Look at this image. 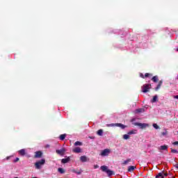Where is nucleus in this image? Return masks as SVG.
I'll return each instance as SVG.
<instances>
[{
	"label": "nucleus",
	"mask_w": 178,
	"mask_h": 178,
	"mask_svg": "<svg viewBox=\"0 0 178 178\" xmlns=\"http://www.w3.org/2000/svg\"><path fill=\"white\" fill-rule=\"evenodd\" d=\"M100 169L102 172H104V173H106L108 177H111V176H113V175H115V172L111 170H108V166L106 165H102L100 167Z\"/></svg>",
	"instance_id": "f257e3e1"
},
{
	"label": "nucleus",
	"mask_w": 178,
	"mask_h": 178,
	"mask_svg": "<svg viewBox=\"0 0 178 178\" xmlns=\"http://www.w3.org/2000/svg\"><path fill=\"white\" fill-rule=\"evenodd\" d=\"M45 164V159H42L38 162L35 163V166L36 169H41V166Z\"/></svg>",
	"instance_id": "f03ea898"
},
{
	"label": "nucleus",
	"mask_w": 178,
	"mask_h": 178,
	"mask_svg": "<svg viewBox=\"0 0 178 178\" xmlns=\"http://www.w3.org/2000/svg\"><path fill=\"white\" fill-rule=\"evenodd\" d=\"M134 126H138V127H140V129H147V127H149V125L146 123L134 122Z\"/></svg>",
	"instance_id": "7ed1b4c3"
},
{
	"label": "nucleus",
	"mask_w": 178,
	"mask_h": 178,
	"mask_svg": "<svg viewBox=\"0 0 178 178\" xmlns=\"http://www.w3.org/2000/svg\"><path fill=\"white\" fill-rule=\"evenodd\" d=\"M151 89V84L149 83H147V84H144L143 86H142V91L143 92H149V90Z\"/></svg>",
	"instance_id": "20e7f679"
},
{
	"label": "nucleus",
	"mask_w": 178,
	"mask_h": 178,
	"mask_svg": "<svg viewBox=\"0 0 178 178\" xmlns=\"http://www.w3.org/2000/svg\"><path fill=\"white\" fill-rule=\"evenodd\" d=\"M56 154H58V155H60L61 156H63V155H65V153L66 152V149L62 148L60 149H56Z\"/></svg>",
	"instance_id": "39448f33"
},
{
	"label": "nucleus",
	"mask_w": 178,
	"mask_h": 178,
	"mask_svg": "<svg viewBox=\"0 0 178 178\" xmlns=\"http://www.w3.org/2000/svg\"><path fill=\"white\" fill-rule=\"evenodd\" d=\"M111 154V150L109 149H105L101 152L102 156H108Z\"/></svg>",
	"instance_id": "423d86ee"
},
{
	"label": "nucleus",
	"mask_w": 178,
	"mask_h": 178,
	"mask_svg": "<svg viewBox=\"0 0 178 178\" xmlns=\"http://www.w3.org/2000/svg\"><path fill=\"white\" fill-rule=\"evenodd\" d=\"M42 152L41 151H38L35 152L34 158L38 159V158H42Z\"/></svg>",
	"instance_id": "0eeeda50"
},
{
	"label": "nucleus",
	"mask_w": 178,
	"mask_h": 178,
	"mask_svg": "<svg viewBox=\"0 0 178 178\" xmlns=\"http://www.w3.org/2000/svg\"><path fill=\"white\" fill-rule=\"evenodd\" d=\"M72 152L75 154H80V152H81V148L80 147H76L72 149Z\"/></svg>",
	"instance_id": "6e6552de"
},
{
	"label": "nucleus",
	"mask_w": 178,
	"mask_h": 178,
	"mask_svg": "<svg viewBox=\"0 0 178 178\" xmlns=\"http://www.w3.org/2000/svg\"><path fill=\"white\" fill-rule=\"evenodd\" d=\"M81 162H87L88 161V158H87L86 156H81L80 157Z\"/></svg>",
	"instance_id": "1a4fd4ad"
},
{
	"label": "nucleus",
	"mask_w": 178,
	"mask_h": 178,
	"mask_svg": "<svg viewBox=\"0 0 178 178\" xmlns=\"http://www.w3.org/2000/svg\"><path fill=\"white\" fill-rule=\"evenodd\" d=\"M68 162H70V158L67 157L66 159H63L61 160V163H68Z\"/></svg>",
	"instance_id": "9d476101"
},
{
	"label": "nucleus",
	"mask_w": 178,
	"mask_h": 178,
	"mask_svg": "<svg viewBox=\"0 0 178 178\" xmlns=\"http://www.w3.org/2000/svg\"><path fill=\"white\" fill-rule=\"evenodd\" d=\"M58 172L60 173V175H64V173H66V170L62 168H58Z\"/></svg>",
	"instance_id": "9b49d317"
},
{
	"label": "nucleus",
	"mask_w": 178,
	"mask_h": 178,
	"mask_svg": "<svg viewBox=\"0 0 178 178\" xmlns=\"http://www.w3.org/2000/svg\"><path fill=\"white\" fill-rule=\"evenodd\" d=\"M19 155H21V156H24V155H26V150L24 149H22L20 150H19Z\"/></svg>",
	"instance_id": "f8f14e48"
},
{
	"label": "nucleus",
	"mask_w": 178,
	"mask_h": 178,
	"mask_svg": "<svg viewBox=\"0 0 178 178\" xmlns=\"http://www.w3.org/2000/svg\"><path fill=\"white\" fill-rule=\"evenodd\" d=\"M159 149H161V151H167L168 150V145H161L159 147Z\"/></svg>",
	"instance_id": "ddd939ff"
},
{
	"label": "nucleus",
	"mask_w": 178,
	"mask_h": 178,
	"mask_svg": "<svg viewBox=\"0 0 178 178\" xmlns=\"http://www.w3.org/2000/svg\"><path fill=\"white\" fill-rule=\"evenodd\" d=\"M115 126H117L118 127H120L121 129H126V125L123 124L117 123L115 124Z\"/></svg>",
	"instance_id": "4468645a"
},
{
	"label": "nucleus",
	"mask_w": 178,
	"mask_h": 178,
	"mask_svg": "<svg viewBox=\"0 0 178 178\" xmlns=\"http://www.w3.org/2000/svg\"><path fill=\"white\" fill-rule=\"evenodd\" d=\"M134 169H136V166L130 165L128 168V172H134Z\"/></svg>",
	"instance_id": "2eb2a0df"
},
{
	"label": "nucleus",
	"mask_w": 178,
	"mask_h": 178,
	"mask_svg": "<svg viewBox=\"0 0 178 178\" xmlns=\"http://www.w3.org/2000/svg\"><path fill=\"white\" fill-rule=\"evenodd\" d=\"M152 80L154 81V83H158L159 81V79L158 78V76H154L152 78Z\"/></svg>",
	"instance_id": "dca6fc26"
},
{
	"label": "nucleus",
	"mask_w": 178,
	"mask_h": 178,
	"mask_svg": "<svg viewBox=\"0 0 178 178\" xmlns=\"http://www.w3.org/2000/svg\"><path fill=\"white\" fill-rule=\"evenodd\" d=\"M163 81H160L159 82V84L157 85V86L156 87V91H158V90H159V88H161V86H162L163 84Z\"/></svg>",
	"instance_id": "f3484780"
},
{
	"label": "nucleus",
	"mask_w": 178,
	"mask_h": 178,
	"mask_svg": "<svg viewBox=\"0 0 178 178\" xmlns=\"http://www.w3.org/2000/svg\"><path fill=\"white\" fill-rule=\"evenodd\" d=\"M136 133H137V130L134 129V130L129 131L127 133V134L129 136H131V134H136Z\"/></svg>",
	"instance_id": "a211bd4d"
},
{
	"label": "nucleus",
	"mask_w": 178,
	"mask_h": 178,
	"mask_svg": "<svg viewBox=\"0 0 178 178\" xmlns=\"http://www.w3.org/2000/svg\"><path fill=\"white\" fill-rule=\"evenodd\" d=\"M97 136H103V134H104V130H102V129H99V130L97 131Z\"/></svg>",
	"instance_id": "6ab92c4d"
},
{
	"label": "nucleus",
	"mask_w": 178,
	"mask_h": 178,
	"mask_svg": "<svg viewBox=\"0 0 178 178\" xmlns=\"http://www.w3.org/2000/svg\"><path fill=\"white\" fill-rule=\"evenodd\" d=\"M59 138H60V140H61V141H63V140H65V138H66V134L60 135Z\"/></svg>",
	"instance_id": "aec40b11"
},
{
	"label": "nucleus",
	"mask_w": 178,
	"mask_h": 178,
	"mask_svg": "<svg viewBox=\"0 0 178 178\" xmlns=\"http://www.w3.org/2000/svg\"><path fill=\"white\" fill-rule=\"evenodd\" d=\"M74 145H75V147L81 146V145H83V143H81L80 141H76L74 143Z\"/></svg>",
	"instance_id": "412c9836"
},
{
	"label": "nucleus",
	"mask_w": 178,
	"mask_h": 178,
	"mask_svg": "<svg viewBox=\"0 0 178 178\" xmlns=\"http://www.w3.org/2000/svg\"><path fill=\"white\" fill-rule=\"evenodd\" d=\"M129 162H131V159H128L122 162V165H127Z\"/></svg>",
	"instance_id": "4be33fe9"
},
{
	"label": "nucleus",
	"mask_w": 178,
	"mask_h": 178,
	"mask_svg": "<svg viewBox=\"0 0 178 178\" xmlns=\"http://www.w3.org/2000/svg\"><path fill=\"white\" fill-rule=\"evenodd\" d=\"M158 101V96H154L153 97V99H152V102L154 103V102H156Z\"/></svg>",
	"instance_id": "5701e85b"
},
{
	"label": "nucleus",
	"mask_w": 178,
	"mask_h": 178,
	"mask_svg": "<svg viewBox=\"0 0 178 178\" xmlns=\"http://www.w3.org/2000/svg\"><path fill=\"white\" fill-rule=\"evenodd\" d=\"M123 138H124V140H129V138H130V136L129 135V134H124L123 136Z\"/></svg>",
	"instance_id": "b1692460"
},
{
	"label": "nucleus",
	"mask_w": 178,
	"mask_h": 178,
	"mask_svg": "<svg viewBox=\"0 0 178 178\" xmlns=\"http://www.w3.org/2000/svg\"><path fill=\"white\" fill-rule=\"evenodd\" d=\"M163 178V174L162 172H159L156 176V178Z\"/></svg>",
	"instance_id": "393cba45"
},
{
	"label": "nucleus",
	"mask_w": 178,
	"mask_h": 178,
	"mask_svg": "<svg viewBox=\"0 0 178 178\" xmlns=\"http://www.w3.org/2000/svg\"><path fill=\"white\" fill-rule=\"evenodd\" d=\"M152 126H153V127L154 128V129H156V130H158V129H161L160 127H159V126H158V124H152Z\"/></svg>",
	"instance_id": "a878e982"
},
{
	"label": "nucleus",
	"mask_w": 178,
	"mask_h": 178,
	"mask_svg": "<svg viewBox=\"0 0 178 178\" xmlns=\"http://www.w3.org/2000/svg\"><path fill=\"white\" fill-rule=\"evenodd\" d=\"M145 77H152V74L146 73L145 74Z\"/></svg>",
	"instance_id": "bb28decb"
},
{
	"label": "nucleus",
	"mask_w": 178,
	"mask_h": 178,
	"mask_svg": "<svg viewBox=\"0 0 178 178\" xmlns=\"http://www.w3.org/2000/svg\"><path fill=\"white\" fill-rule=\"evenodd\" d=\"M171 152L172 153V154H177V150H176V149H171Z\"/></svg>",
	"instance_id": "cd10ccee"
},
{
	"label": "nucleus",
	"mask_w": 178,
	"mask_h": 178,
	"mask_svg": "<svg viewBox=\"0 0 178 178\" xmlns=\"http://www.w3.org/2000/svg\"><path fill=\"white\" fill-rule=\"evenodd\" d=\"M168 134V131H165L163 132H161V136H166Z\"/></svg>",
	"instance_id": "c85d7f7f"
},
{
	"label": "nucleus",
	"mask_w": 178,
	"mask_h": 178,
	"mask_svg": "<svg viewBox=\"0 0 178 178\" xmlns=\"http://www.w3.org/2000/svg\"><path fill=\"white\" fill-rule=\"evenodd\" d=\"M140 77H141V79H145V76L143 73L140 74Z\"/></svg>",
	"instance_id": "c756f323"
},
{
	"label": "nucleus",
	"mask_w": 178,
	"mask_h": 178,
	"mask_svg": "<svg viewBox=\"0 0 178 178\" xmlns=\"http://www.w3.org/2000/svg\"><path fill=\"white\" fill-rule=\"evenodd\" d=\"M19 159L18 157H17V158L13 161V162H14L15 163H16V162H19Z\"/></svg>",
	"instance_id": "7c9ffc66"
},
{
	"label": "nucleus",
	"mask_w": 178,
	"mask_h": 178,
	"mask_svg": "<svg viewBox=\"0 0 178 178\" xmlns=\"http://www.w3.org/2000/svg\"><path fill=\"white\" fill-rule=\"evenodd\" d=\"M143 109L142 108H139L136 110V112H138V113H140V112H142Z\"/></svg>",
	"instance_id": "2f4dec72"
},
{
	"label": "nucleus",
	"mask_w": 178,
	"mask_h": 178,
	"mask_svg": "<svg viewBox=\"0 0 178 178\" xmlns=\"http://www.w3.org/2000/svg\"><path fill=\"white\" fill-rule=\"evenodd\" d=\"M173 145H178V141H175L173 143Z\"/></svg>",
	"instance_id": "473e14b6"
},
{
	"label": "nucleus",
	"mask_w": 178,
	"mask_h": 178,
	"mask_svg": "<svg viewBox=\"0 0 178 178\" xmlns=\"http://www.w3.org/2000/svg\"><path fill=\"white\" fill-rule=\"evenodd\" d=\"M74 173H76V175H81V172H76L74 170Z\"/></svg>",
	"instance_id": "72a5a7b5"
},
{
	"label": "nucleus",
	"mask_w": 178,
	"mask_h": 178,
	"mask_svg": "<svg viewBox=\"0 0 178 178\" xmlns=\"http://www.w3.org/2000/svg\"><path fill=\"white\" fill-rule=\"evenodd\" d=\"M163 173V176H165V177H166V176H168V173H165V172H162Z\"/></svg>",
	"instance_id": "f704fd0d"
},
{
	"label": "nucleus",
	"mask_w": 178,
	"mask_h": 178,
	"mask_svg": "<svg viewBox=\"0 0 178 178\" xmlns=\"http://www.w3.org/2000/svg\"><path fill=\"white\" fill-rule=\"evenodd\" d=\"M174 98H175L176 99H178V95L174 96Z\"/></svg>",
	"instance_id": "c9c22d12"
},
{
	"label": "nucleus",
	"mask_w": 178,
	"mask_h": 178,
	"mask_svg": "<svg viewBox=\"0 0 178 178\" xmlns=\"http://www.w3.org/2000/svg\"><path fill=\"white\" fill-rule=\"evenodd\" d=\"M99 168L98 165H95V169H97Z\"/></svg>",
	"instance_id": "e433bc0d"
},
{
	"label": "nucleus",
	"mask_w": 178,
	"mask_h": 178,
	"mask_svg": "<svg viewBox=\"0 0 178 178\" xmlns=\"http://www.w3.org/2000/svg\"><path fill=\"white\" fill-rule=\"evenodd\" d=\"M6 159L8 160V159H10V156H7L6 157Z\"/></svg>",
	"instance_id": "4c0bfd02"
},
{
	"label": "nucleus",
	"mask_w": 178,
	"mask_h": 178,
	"mask_svg": "<svg viewBox=\"0 0 178 178\" xmlns=\"http://www.w3.org/2000/svg\"><path fill=\"white\" fill-rule=\"evenodd\" d=\"M89 138H94V137H89Z\"/></svg>",
	"instance_id": "58836bf2"
},
{
	"label": "nucleus",
	"mask_w": 178,
	"mask_h": 178,
	"mask_svg": "<svg viewBox=\"0 0 178 178\" xmlns=\"http://www.w3.org/2000/svg\"><path fill=\"white\" fill-rule=\"evenodd\" d=\"M111 126H113V124H112Z\"/></svg>",
	"instance_id": "ea45409f"
},
{
	"label": "nucleus",
	"mask_w": 178,
	"mask_h": 178,
	"mask_svg": "<svg viewBox=\"0 0 178 178\" xmlns=\"http://www.w3.org/2000/svg\"><path fill=\"white\" fill-rule=\"evenodd\" d=\"M177 52H178V49H177Z\"/></svg>",
	"instance_id": "a19ab883"
}]
</instances>
